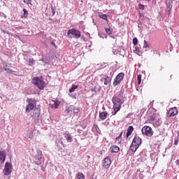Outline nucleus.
<instances>
[{
	"instance_id": "nucleus-32",
	"label": "nucleus",
	"mask_w": 179,
	"mask_h": 179,
	"mask_svg": "<svg viewBox=\"0 0 179 179\" xmlns=\"http://www.w3.org/2000/svg\"><path fill=\"white\" fill-rule=\"evenodd\" d=\"M139 9H141V10H143L145 9V6L143 4H138Z\"/></svg>"
},
{
	"instance_id": "nucleus-18",
	"label": "nucleus",
	"mask_w": 179,
	"mask_h": 179,
	"mask_svg": "<svg viewBox=\"0 0 179 179\" xmlns=\"http://www.w3.org/2000/svg\"><path fill=\"white\" fill-rule=\"evenodd\" d=\"M64 138L66 139L68 142H72V136H71V134L65 133Z\"/></svg>"
},
{
	"instance_id": "nucleus-30",
	"label": "nucleus",
	"mask_w": 179,
	"mask_h": 179,
	"mask_svg": "<svg viewBox=\"0 0 179 179\" xmlns=\"http://www.w3.org/2000/svg\"><path fill=\"white\" fill-rule=\"evenodd\" d=\"M74 114H78V113H79L80 110L79 108H74L73 110Z\"/></svg>"
},
{
	"instance_id": "nucleus-26",
	"label": "nucleus",
	"mask_w": 179,
	"mask_h": 179,
	"mask_svg": "<svg viewBox=\"0 0 179 179\" xmlns=\"http://www.w3.org/2000/svg\"><path fill=\"white\" fill-rule=\"evenodd\" d=\"M5 71H10V69L9 68H10V64H6L4 66H3Z\"/></svg>"
},
{
	"instance_id": "nucleus-10",
	"label": "nucleus",
	"mask_w": 179,
	"mask_h": 179,
	"mask_svg": "<svg viewBox=\"0 0 179 179\" xmlns=\"http://www.w3.org/2000/svg\"><path fill=\"white\" fill-rule=\"evenodd\" d=\"M5 160H6V152L4 150L0 151V163L3 164L5 163Z\"/></svg>"
},
{
	"instance_id": "nucleus-7",
	"label": "nucleus",
	"mask_w": 179,
	"mask_h": 179,
	"mask_svg": "<svg viewBox=\"0 0 179 179\" xmlns=\"http://www.w3.org/2000/svg\"><path fill=\"white\" fill-rule=\"evenodd\" d=\"M142 134L146 135V136H152L153 135V131L152 127L149 126H144L141 129Z\"/></svg>"
},
{
	"instance_id": "nucleus-15",
	"label": "nucleus",
	"mask_w": 179,
	"mask_h": 179,
	"mask_svg": "<svg viewBox=\"0 0 179 179\" xmlns=\"http://www.w3.org/2000/svg\"><path fill=\"white\" fill-rule=\"evenodd\" d=\"M107 115H108L107 112H102L99 113V118L100 120H102V121H104V120L107 119Z\"/></svg>"
},
{
	"instance_id": "nucleus-22",
	"label": "nucleus",
	"mask_w": 179,
	"mask_h": 179,
	"mask_svg": "<svg viewBox=\"0 0 179 179\" xmlns=\"http://www.w3.org/2000/svg\"><path fill=\"white\" fill-rule=\"evenodd\" d=\"M105 31L107 33V34L111 35L113 34V29L110 28H105Z\"/></svg>"
},
{
	"instance_id": "nucleus-16",
	"label": "nucleus",
	"mask_w": 179,
	"mask_h": 179,
	"mask_svg": "<svg viewBox=\"0 0 179 179\" xmlns=\"http://www.w3.org/2000/svg\"><path fill=\"white\" fill-rule=\"evenodd\" d=\"M111 83V78L108 76H106L104 78V85L107 86V85H110Z\"/></svg>"
},
{
	"instance_id": "nucleus-5",
	"label": "nucleus",
	"mask_w": 179,
	"mask_h": 179,
	"mask_svg": "<svg viewBox=\"0 0 179 179\" xmlns=\"http://www.w3.org/2000/svg\"><path fill=\"white\" fill-rule=\"evenodd\" d=\"M13 168L12 167V164L10 162H6L4 166L3 174L4 176H10L12 173Z\"/></svg>"
},
{
	"instance_id": "nucleus-11",
	"label": "nucleus",
	"mask_w": 179,
	"mask_h": 179,
	"mask_svg": "<svg viewBox=\"0 0 179 179\" xmlns=\"http://www.w3.org/2000/svg\"><path fill=\"white\" fill-rule=\"evenodd\" d=\"M110 150L112 153H118V152H120V147L117 145H112L110 148Z\"/></svg>"
},
{
	"instance_id": "nucleus-17",
	"label": "nucleus",
	"mask_w": 179,
	"mask_h": 179,
	"mask_svg": "<svg viewBox=\"0 0 179 179\" xmlns=\"http://www.w3.org/2000/svg\"><path fill=\"white\" fill-rule=\"evenodd\" d=\"M122 138V131L120 133V134L117 137H116L115 143H117V145H120V143H121Z\"/></svg>"
},
{
	"instance_id": "nucleus-3",
	"label": "nucleus",
	"mask_w": 179,
	"mask_h": 179,
	"mask_svg": "<svg viewBox=\"0 0 179 179\" xmlns=\"http://www.w3.org/2000/svg\"><path fill=\"white\" fill-rule=\"evenodd\" d=\"M32 83L38 87V89H40V90H43L44 89V81L38 77H34L32 79Z\"/></svg>"
},
{
	"instance_id": "nucleus-29",
	"label": "nucleus",
	"mask_w": 179,
	"mask_h": 179,
	"mask_svg": "<svg viewBox=\"0 0 179 179\" xmlns=\"http://www.w3.org/2000/svg\"><path fill=\"white\" fill-rule=\"evenodd\" d=\"M29 65L30 66H32V65H34V59H29Z\"/></svg>"
},
{
	"instance_id": "nucleus-34",
	"label": "nucleus",
	"mask_w": 179,
	"mask_h": 179,
	"mask_svg": "<svg viewBox=\"0 0 179 179\" xmlns=\"http://www.w3.org/2000/svg\"><path fill=\"white\" fill-rule=\"evenodd\" d=\"M178 142H179L178 138L175 139L174 145H178Z\"/></svg>"
},
{
	"instance_id": "nucleus-13",
	"label": "nucleus",
	"mask_w": 179,
	"mask_h": 179,
	"mask_svg": "<svg viewBox=\"0 0 179 179\" xmlns=\"http://www.w3.org/2000/svg\"><path fill=\"white\" fill-rule=\"evenodd\" d=\"M132 132H134V127L129 126L127 129V138H129L131 135H132Z\"/></svg>"
},
{
	"instance_id": "nucleus-37",
	"label": "nucleus",
	"mask_w": 179,
	"mask_h": 179,
	"mask_svg": "<svg viewBox=\"0 0 179 179\" xmlns=\"http://www.w3.org/2000/svg\"><path fill=\"white\" fill-rule=\"evenodd\" d=\"M136 51L139 52V51H140V50H139V48L136 47Z\"/></svg>"
},
{
	"instance_id": "nucleus-31",
	"label": "nucleus",
	"mask_w": 179,
	"mask_h": 179,
	"mask_svg": "<svg viewBox=\"0 0 179 179\" xmlns=\"http://www.w3.org/2000/svg\"><path fill=\"white\" fill-rule=\"evenodd\" d=\"M133 44H134V45H138V38H134L133 39Z\"/></svg>"
},
{
	"instance_id": "nucleus-1",
	"label": "nucleus",
	"mask_w": 179,
	"mask_h": 179,
	"mask_svg": "<svg viewBox=\"0 0 179 179\" xmlns=\"http://www.w3.org/2000/svg\"><path fill=\"white\" fill-rule=\"evenodd\" d=\"M141 143L142 138H141L138 136H135L130 145V150H131V152H135L136 150H138V148H139V146H141Z\"/></svg>"
},
{
	"instance_id": "nucleus-6",
	"label": "nucleus",
	"mask_w": 179,
	"mask_h": 179,
	"mask_svg": "<svg viewBox=\"0 0 179 179\" xmlns=\"http://www.w3.org/2000/svg\"><path fill=\"white\" fill-rule=\"evenodd\" d=\"M125 76V74L124 73H118L115 80L113 81V86H118L120 83H121V81L124 80V77Z\"/></svg>"
},
{
	"instance_id": "nucleus-35",
	"label": "nucleus",
	"mask_w": 179,
	"mask_h": 179,
	"mask_svg": "<svg viewBox=\"0 0 179 179\" xmlns=\"http://www.w3.org/2000/svg\"><path fill=\"white\" fill-rule=\"evenodd\" d=\"M166 6H168V8H169V9H171L172 6L170 4V2L166 3Z\"/></svg>"
},
{
	"instance_id": "nucleus-33",
	"label": "nucleus",
	"mask_w": 179,
	"mask_h": 179,
	"mask_svg": "<svg viewBox=\"0 0 179 179\" xmlns=\"http://www.w3.org/2000/svg\"><path fill=\"white\" fill-rule=\"evenodd\" d=\"M51 10H52V15H55V9H54V7H51Z\"/></svg>"
},
{
	"instance_id": "nucleus-24",
	"label": "nucleus",
	"mask_w": 179,
	"mask_h": 179,
	"mask_svg": "<svg viewBox=\"0 0 179 179\" xmlns=\"http://www.w3.org/2000/svg\"><path fill=\"white\" fill-rule=\"evenodd\" d=\"M144 48H150V46L149 45V43H148V41H146V40H144Z\"/></svg>"
},
{
	"instance_id": "nucleus-14",
	"label": "nucleus",
	"mask_w": 179,
	"mask_h": 179,
	"mask_svg": "<svg viewBox=\"0 0 179 179\" xmlns=\"http://www.w3.org/2000/svg\"><path fill=\"white\" fill-rule=\"evenodd\" d=\"M34 109V104L29 103L26 107V113H30L31 110Z\"/></svg>"
},
{
	"instance_id": "nucleus-36",
	"label": "nucleus",
	"mask_w": 179,
	"mask_h": 179,
	"mask_svg": "<svg viewBox=\"0 0 179 179\" xmlns=\"http://www.w3.org/2000/svg\"><path fill=\"white\" fill-rule=\"evenodd\" d=\"M51 44L52 45H54V47L57 48V45L55 44V42L52 41Z\"/></svg>"
},
{
	"instance_id": "nucleus-38",
	"label": "nucleus",
	"mask_w": 179,
	"mask_h": 179,
	"mask_svg": "<svg viewBox=\"0 0 179 179\" xmlns=\"http://www.w3.org/2000/svg\"><path fill=\"white\" fill-rule=\"evenodd\" d=\"M176 164H179V159L176 160Z\"/></svg>"
},
{
	"instance_id": "nucleus-27",
	"label": "nucleus",
	"mask_w": 179,
	"mask_h": 179,
	"mask_svg": "<svg viewBox=\"0 0 179 179\" xmlns=\"http://www.w3.org/2000/svg\"><path fill=\"white\" fill-rule=\"evenodd\" d=\"M23 2L27 5H31V0H23Z\"/></svg>"
},
{
	"instance_id": "nucleus-28",
	"label": "nucleus",
	"mask_w": 179,
	"mask_h": 179,
	"mask_svg": "<svg viewBox=\"0 0 179 179\" xmlns=\"http://www.w3.org/2000/svg\"><path fill=\"white\" fill-rule=\"evenodd\" d=\"M23 12H24V17H27L28 15H29V12H27L26 10V8L23 9Z\"/></svg>"
},
{
	"instance_id": "nucleus-4",
	"label": "nucleus",
	"mask_w": 179,
	"mask_h": 179,
	"mask_svg": "<svg viewBox=\"0 0 179 179\" xmlns=\"http://www.w3.org/2000/svg\"><path fill=\"white\" fill-rule=\"evenodd\" d=\"M112 101L113 103V108H119V110H121V106H122V101L121 100V99L117 96H113V98L112 99Z\"/></svg>"
},
{
	"instance_id": "nucleus-12",
	"label": "nucleus",
	"mask_w": 179,
	"mask_h": 179,
	"mask_svg": "<svg viewBox=\"0 0 179 179\" xmlns=\"http://www.w3.org/2000/svg\"><path fill=\"white\" fill-rule=\"evenodd\" d=\"M50 106L52 108H58V106H59V102L57 101H52L50 103Z\"/></svg>"
},
{
	"instance_id": "nucleus-9",
	"label": "nucleus",
	"mask_w": 179,
	"mask_h": 179,
	"mask_svg": "<svg viewBox=\"0 0 179 179\" xmlns=\"http://www.w3.org/2000/svg\"><path fill=\"white\" fill-rule=\"evenodd\" d=\"M102 166L105 169H109L110 166H111V159L108 157H106L103 161H102Z\"/></svg>"
},
{
	"instance_id": "nucleus-25",
	"label": "nucleus",
	"mask_w": 179,
	"mask_h": 179,
	"mask_svg": "<svg viewBox=\"0 0 179 179\" xmlns=\"http://www.w3.org/2000/svg\"><path fill=\"white\" fill-rule=\"evenodd\" d=\"M99 17H101V19H103V20H107L108 19L107 15L106 14L100 15Z\"/></svg>"
},
{
	"instance_id": "nucleus-39",
	"label": "nucleus",
	"mask_w": 179,
	"mask_h": 179,
	"mask_svg": "<svg viewBox=\"0 0 179 179\" xmlns=\"http://www.w3.org/2000/svg\"><path fill=\"white\" fill-rule=\"evenodd\" d=\"M147 1H150V0H147Z\"/></svg>"
},
{
	"instance_id": "nucleus-2",
	"label": "nucleus",
	"mask_w": 179,
	"mask_h": 179,
	"mask_svg": "<svg viewBox=\"0 0 179 179\" xmlns=\"http://www.w3.org/2000/svg\"><path fill=\"white\" fill-rule=\"evenodd\" d=\"M67 36L69 38H80V31L73 28L67 31Z\"/></svg>"
},
{
	"instance_id": "nucleus-23",
	"label": "nucleus",
	"mask_w": 179,
	"mask_h": 179,
	"mask_svg": "<svg viewBox=\"0 0 179 179\" xmlns=\"http://www.w3.org/2000/svg\"><path fill=\"white\" fill-rule=\"evenodd\" d=\"M137 82H138V85H141V83L142 82V76L141 75L137 76Z\"/></svg>"
},
{
	"instance_id": "nucleus-19",
	"label": "nucleus",
	"mask_w": 179,
	"mask_h": 179,
	"mask_svg": "<svg viewBox=\"0 0 179 179\" xmlns=\"http://www.w3.org/2000/svg\"><path fill=\"white\" fill-rule=\"evenodd\" d=\"M78 87V85H72L71 88L69 89V92L73 93V92H75V90H76Z\"/></svg>"
},
{
	"instance_id": "nucleus-20",
	"label": "nucleus",
	"mask_w": 179,
	"mask_h": 179,
	"mask_svg": "<svg viewBox=\"0 0 179 179\" xmlns=\"http://www.w3.org/2000/svg\"><path fill=\"white\" fill-rule=\"evenodd\" d=\"M76 177H77L78 179H85V175L83 173H80V172H78L77 173Z\"/></svg>"
},
{
	"instance_id": "nucleus-8",
	"label": "nucleus",
	"mask_w": 179,
	"mask_h": 179,
	"mask_svg": "<svg viewBox=\"0 0 179 179\" xmlns=\"http://www.w3.org/2000/svg\"><path fill=\"white\" fill-rule=\"evenodd\" d=\"M178 114V109H177V107L171 108L168 110L167 115L168 117H175V115H177Z\"/></svg>"
},
{
	"instance_id": "nucleus-21",
	"label": "nucleus",
	"mask_w": 179,
	"mask_h": 179,
	"mask_svg": "<svg viewBox=\"0 0 179 179\" xmlns=\"http://www.w3.org/2000/svg\"><path fill=\"white\" fill-rule=\"evenodd\" d=\"M121 109H119L118 108H113V111L112 112V115H116L117 113L120 111Z\"/></svg>"
}]
</instances>
